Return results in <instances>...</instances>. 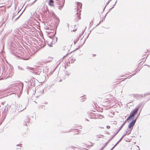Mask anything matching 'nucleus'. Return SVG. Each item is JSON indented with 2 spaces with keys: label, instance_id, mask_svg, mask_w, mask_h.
<instances>
[{
  "label": "nucleus",
  "instance_id": "nucleus-1",
  "mask_svg": "<svg viewBox=\"0 0 150 150\" xmlns=\"http://www.w3.org/2000/svg\"><path fill=\"white\" fill-rule=\"evenodd\" d=\"M23 87V84L22 83H16L13 85V87L15 91L20 92V93L22 92Z\"/></svg>",
  "mask_w": 150,
  "mask_h": 150
},
{
  "label": "nucleus",
  "instance_id": "nucleus-2",
  "mask_svg": "<svg viewBox=\"0 0 150 150\" xmlns=\"http://www.w3.org/2000/svg\"><path fill=\"white\" fill-rule=\"evenodd\" d=\"M136 121V119H134L132 121L130 122L128 126V128L129 129H132L133 127L135 124Z\"/></svg>",
  "mask_w": 150,
  "mask_h": 150
},
{
  "label": "nucleus",
  "instance_id": "nucleus-3",
  "mask_svg": "<svg viewBox=\"0 0 150 150\" xmlns=\"http://www.w3.org/2000/svg\"><path fill=\"white\" fill-rule=\"evenodd\" d=\"M131 95L134 98H136L137 99L139 100L141 99H142L143 98V94L140 95L138 94H132Z\"/></svg>",
  "mask_w": 150,
  "mask_h": 150
},
{
  "label": "nucleus",
  "instance_id": "nucleus-4",
  "mask_svg": "<svg viewBox=\"0 0 150 150\" xmlns=\"http://www.w3.org/2000/svg\"><path fill=\"white\" fill-rule=\"evenodd\" d=\"M95 28H93L92 29V30H91L90 31V32L88 33V35H87V36L86 38H85V39H84V42H83V44H82V45H81V46L80 47H79V48H77L76 49H75L74 51H72V52H70V53H71L72 52H73L74 51H75L76 50H77L78 49H79V48H80V47H81L82 45H83L85 43V41H86V40L88 38V37H89V35L91 33V31L92 30H93Z\"/></svg>",
  "mask_w": 150,
  "mask_h": 150
},
{
  "label": "nucleus",
  "instance_id": "nucleus-5",
  "mask_svg": "<svg viewBox=\"0 0 150 150\" xmlns=\"http://www.w3.org/2000/svg\"><path fill=\"white\" fill-rule=\"evenodd\" d=\"M81 14L77 12L76 13L75 17H76L74 18V21H77L79 19L81 18L80 16Z\"/></svg>",
  "mask_w": 150,
  "mask_h": 150
},
{
  "label": "nucleus",
  "instance_id": "nucleus-6",
  "mask_svg": "<svg viewBox=\"0 0 150 150\" xmlns=\"http://www.w3.org/2000/svg\"><path fill=\"white\" fill-rule=\"evenodd\" d=\"M55 39H56V41H55L54 42V39H53V40H52L53 41L50 42V44L47 43V45L49 47H52V45L55 44L57 42V39H58L57 38V37H56Z\"/></svg>",
  "mask_w": 150,
  "mask_h": 150
},
{
  "label": "nucleus",
  "instance_id": "nucleus-7",
  "mask_svg": "<svg viewBox=\"0 0 150 150\" xmlns=\"http://www.w3.org/2000/svg\"><path fill=\"white\" fill-rule=\"evenodd\" d=\"M26 118H27V119H25V120L24 121L23 123V125L27 126H28V124H29L28 122H29L30 120L27 117H26Z\"/></svg>",
  "mask_w": 150,
  "mask_h": 150
},
{
  "label": "nucleus",
  "instance_id": "nucleus-8",
  "mask_svg": "<svg viewBox=\"0 0 150 150\" xmlns=\"http://www.w3.org/2000/svg\"><path fill=\"white\" fill-rule=\"evenodd\" d=\"M132 130V129H129L128 128H127L126 130V133L123 135L122 137H123L124 136V137L126 135H129L130 134Z\"/></svg>",
  "mask_w": 150,
  "mask_h": 150
},
{
  "label": "nucleus",
  "instance_id": "nucleus-9",
  "mask_svg": "<svg viewBox=\"0 0 150 150\" xmlns=\"http://www.w3.org/2000/svg\"><path fill=\"white\" fill-rule=\"evenodd\" d=\"M124 138V136L122 137L120 139L119 141L115 144L113 146V147L110 150H112L114 148L119 144V143L121 142L123 138Z\"/></svg>",
  "mask_w": 150,
  "mask_h": 150
},
{
  "label": "nucleus",
  "instance_id": "nucleus-10",
  "mask_svg": "<svg viewBox=\"0 0 150 150\" xmlns=\"http://www.w3.org/2000/svg\"><path fill=\"white\" fill-rule=\"evenodd\" d=\"M6 10L4 7H0V15L2 13H5Z\"/></svg>",
  "mask_w": 150,
  "mask_h": 150
},
{
  "label": "nucleus",
  "instance_id": "nucleus-11",
  "mask_svg": "<svg viewBox=\"0 0 150 150\" xmlns=\"http://www.w3.org/2000/svg\"><path fill=\"white\" fill-rule=\"evenodd\" d=\"M144 103L143 102H141L140 103H139L136 107L135 108L136 109H137V110H138L140 108L142 107V108H143L144 106Z\"/></svg>",
  "mask_w": 150,
  "mask_h": 150
},
{
  "label": "nucleus",
  "instance_id": "nucleus-12",
  "mask_svg": "<svg viewBox=\"0 0 150 150\" xmlns=\"http://www.w3.org/2000/svg\"><path fill=\"white\" fill-rule=\"evenodd\" d=\"M83 33L84 32H82V33H81V35H79V37L76 39V40H74V45L76 44V42L78 41L79 38L81 37V35H82L83 34Z\"/></svg>",
  "mask_w": 150,
  "mask_h": 150
},
{
  "label": "nucleus",
  "instance_id": "nucleus-13",
  "mask_svg": "<svg viewBox=\"0 0 150 150\" xmlns=\"http://www.w3.org/2000/svg\"><path fill=\"white\" fill-rule=\"evenodd\" d=\"M138 111L137 109L135 108L132 111L131 113L134 115L137 113Z\"/></svg>",
  "mask_w": 150,
  "mask_h": 150
},
{
  "label": "nucleus",
  "instance_id": "nucleus-14",
  "mask_svg": "<svg viewBox=\"0 0 150 150\" xmlns=\"http://www.w3.org/2000/svg\"><path fill=\"white\" fill-rule=\"evenodd\" d=\"M49 3V5L51 6H54V1L53 0H49L48 2Z\"/></svg>",
  "mask_w": 150,
  "mask_h": 150
},
{
  "label": "nucleus",
  "instance_id": "nucleus-15",
  "mask_svg": "<svg viewBox=\"0 0 150 150\" xmlns=\"http://www.w3.org/2000/svg\"><path fill=\"white\" fill-rule=\"evenodd\" d=\"M128 117H129V118H130L131 119H132V120H133L134 119L135 117V116L134 115L131 113H130Z\"/></svg>",
  "mask_w": 150,
  "mask_h": 150
},
{
  "label": "nucleus",
  "instance_id": "nucleus-16",
  "mask_svg": "<svg viewBox=\"0 0 150 150\" xmlns=\"http://www.w3.org/2000/svg\"><path fill=\"white\" fill-rule=\"evenodd\" d=\"M63 2V4L62 5H60L58 7V9L61 10L63 7L65 3V0H62Z\"/></svg>",
  "mask_w": 150,
  "mask_h": 150
},
{
  "label": "nucleus",
  "instance_id": "nucleus-17",
  "mask_svg": "<svg viewBox=\"0 0 150 150\" xmlns=\"http://www.w3.org/2000/svg\"><path fill=\"white\" fill-rule=\"evenodd\" d=\"M21 106H22V105H21ZM26 106L25 107L22 108V106H21V108L20 106H19L18 110L19 112H21L24 109H25L26 108Z\"/></svg>",
  "mask_w": 150,
  "mask_h": 150
},
{
  "label": "nucleus",
  "instance_id": "nucleus-18",
  "mask_svg": "<svg viewBox=\"0 0 150 150\" xmlns=\"http://www.w3.org/2000/svg\"><path fill=\"white\" fill-rule=\"evenodd\" d=\"M77 6L78 8H82V4L79 2H77Z\"/></svg>",
  "mask_w": 150,
  "mask_h": 150
},
{
  "label": "nucleus",
  "instance_id": "nucleus-19",
  "mask_svg": "<svg viewBox=\"0 0 150 150\" xmlns=\"http://www.w3.org/2000/svg\"><path fill=\"white\" fill-rule=\"evenodd\" d=\"M72 130H73V131H72L73 132H78L79 131V130L78 129H71L70 130H69V131H66L65 132H64L66 133V132H70Z\"/></svg>",
  "mask_w": 150,
  "mask_h": 150
},
{
  "label": "nucleus",
  "instance_id": "nucleus-20",
  "mask_svg": "<svg viewBox=\"0 0 150 150\" xmlns=\"http://www.w3.org/2000/svg\"><path fill=\"white\" fill-rule=\"evenodd\" d=\"M86 99V98L84 97L83 96H81L80 99V101L83 102Z\"/></svg>",
  "mask_w": 150,
  "mask_h": 150
},
{
  "label": "nucleus",
  "instance_id": "nucleus-21",
  "mask_svg": "<svg viewBox=\"0 0 150 150\" xmlns=\"http://www.w3.org/2000/svg\"><path fill=\"white\" fill-rule=\"evenodd\" d=\"M132 120V119H130V118H129L128 117H127V119L125 120V121L124 122V123L125 124V123H126V122L127 121L128 122H129L130 121Z\"/></svg>",
  "mask_w": 150,
  "mask_h": 150
},
{
  "label": "nucleus",
  "instance_id": "nucleus-22",
  "mask_svg": "<svg viewBox=\"0 0 150 150\" xmlns=\"http://www.w3.org/2000/svg\"><path fill=\"white\" fill-rule=\"evenodd\" d=\"M71 63H74V62L76 60V58L75 57L74 58L73 57H71Z\"/></svg>",
  "mask_w": 150,
  "mask_h": 150
},
{
  "label": "nucleus",
  "instance_id": "nucleus-23",
  "mask_svg": "<svg viewBox=\"0 0 150 150\" xmlns=\"http://www.w3.org/2000/svg\"><path fill=\"white\" fill-rule=\"evenodd\" d=\"M125 125V124L124 122H123L122 124L120 126V127H119V130H121V129L124 126V125Z\"/></svg>",
  "mask_w": 150,
  "mask_h": 150
},
{
  "label": "nucleus",
  "instance_id": "nucleus-24",
  "mask_svg": "<svg viewBox=\"0 0 150 150\" xmlns=\"http://www.w3.org/2000/svg\"><path fill=\"white\" fill-rule=\"evenodd\" d=\"M18 34L19 35V36L21 37H22L23 35L22 33L21 32L19 31V32H18Z\"/></svg>",
  "mask_w": 150,
  "mask_h": 150
},
{
  "label": "nucleus",
  "instance_id": "nucleus-25",
  "mask_svg": "<svg viewBox=\"0 0 150 150\" xmlns=\"http://www.w3.org/2000/svg\"><path fill=\"white\" fill-rule=\"evenodd\" d=\"M115 6V4H114L113 5V6H112V7H111V8H110V9L108 10V13H109V12L112 9V8H114V6Z\"/></svg>",
  "mask_w": 150,
  "mask_h": 150
},
{
  "label": "nucleus",
  "instance_id": "nucleus-26",
  "mask_svg": "<svg viewBox=\"0 0 150 150\" xmlns=\"http://www.w3.org/2000/svg\"><path fill=\"white\" fill-rule=\"evenodd\" d=\"M18 68L19 70H24L22 67H20L19 66H18Z\"/></svg>",
  "mask_w": 150,
  "mask_h": 150
},
{
  "label": "nucleus",
  "instance_id": "nucleus-27",
  "mask_svg": "<svg viewBox=\"0 0 150 150\" xmlns=\"http://www.w3.org/2000/svg\"><path fill=\"white\" fill-rule=\"evenodd\" d=\"M11 70H10V69H9V74H8V76H11L12 75L11 74V72H12V70H11Z\"/></svg>",
  "mask_w": 150,
  "mask_h": 150
},
{
  "label": "nucleus",
  "instance_id": "nucleus-28",
  "mask_svg": "<svg viewBox=\"0 0 150 150\" xmlns=\"http://www.w3.org/2000/svg\"><path fill=\"white\" fill-rule=\"evenodd\" d=\"M94 21V18H93V19L92 20V21H91V22H90V25H92L93 24H91V23H93Z\"/></svg>",
  "mask_w": 150,
  "mask_h": 150
},
{
  "label": "nucleus",
  "instance_id": "nucleus-29",
  "mask_svg": "<svg viewBox=\"0 0 150 150\" xmlns=\"http://www.w3.org/2000/svg\"><path fill=\"white\" fill-rule=\"evenodd\" d=\"M150 93H146L144 95V97L145 98H146V96L145 97V96H146V95H150Z\"/></svg>",
  "mask_w": 150,
  "mask_h": 150
},
{
  "label": "nucleus",
  "instance_id": "nucleus-30",
  "mask_svg": "<svg viewBox=\"0 0 150 150\" xmlns=\"http://www.w3.org/2000/svg\"><path fill=\"white\" fill-rule=\"evenodd\" d=\"M106 146V145H105L104 144V145L99 150H102Z\"/></svg>",
  "mask_w": 150,
  "mask_h": 150
},
{
  "label": "nucleus",
  "instance_id": "nucleus-31",
  "mask_svg": "<svg viewBox=\"0 0 150 150\" xmlns=\"http://www.w3.org/2000/svg\"><path fill=\"white\" fill-rule=\"evenodd\" d=\"M115 137V135H113L111 138L109 139V141H111Z\"/></svg>",
  "mask_w": 150,
  "mask_h": 150
},
{
  "label": "nucleus",
  "instance_id": "nucleus-32",
  "mask_svg": "<svg viewBox=\"0 0 150 150\" xmlns=\"http://www.w3.org/2000/svg\"><path fill=\"white\" fill-rule=\"evenodd\" d=\"M56 32H57V29L56 28V30H55V33L53 34V36L54 37V38H55V37H55V35H56Z\"/></svg>",
  "mask_w": 150,
  "mask_h": 150
},
{
  "label": "nucleus",
  "instance_id": "nucleus-33",
  "mask_svg": "<svg viewBox=\"0 0 150 150\" xmlns=\"http://www.w3.org/2000/svg\"><path fill=\"white\" fill-rule=\"evenodd\" d=\"M110 141H109V139L108 141L107 142L105 143L104 144L105 145L107 146Z\"/></svg>",
  "mask_w": 150,
  "mask_h": 150
},
{
  "label": "nucleus",
  "instance_id": "nucleus-34",
  "mask_svg": "<svg viewBox=\"0 0 150 150\" xmlns=\"http://www.w3.org/2000/svg\"><path fill=\"white\" fill-rule=\"evenodd\" d=\"M65 74V75H67L68 76H69L70 75V74L69 73L68 71H66Z\"/></svg>",
  "mask_w": 150,
  "mask_h": 150
},
{
  "label": "nucleus",
  "instance_id": "nucleus-35",
  "mask_svg": "<svg viewBox=\"0 0 150 150\" xmlns=\"http://www.w3.org/2000/svg\"><path fill=\"white\" fill-rule=\"evenodd\" d=\"M112 0H109L106 3V5H108L110 2Z\"/></svg>",
  "mask_w": 150,
  "mask_h": 150
},
{
  "label": "nucleus",
  "instance_id": "nucleus-36",
  "mask_svg": "<svg viewBox=\"0 0 150 150\" xmlns=\"http://www.w3.org/2000/svg\"><path fill=\"white\" fill-rule=\"evenodd\" d=\"M22 144H17V145H16V146H20V147H22Z\"/></svg>",
  "mask_w": 150,
  "mask_h": 150
},
{
  "label": "nucleus",
  "instance_id": "nucleus-37",
  "mask_svg": "<svg viewBox=\"0 0 150 150\" xmlns=\"http://www.w3.org/2000/svg\"><path fill=\"white\" fill-rule=\"evenodd\" d=\"M42 47H44L46 45V43H44V44L43 43L42 44Z\"/></svg>",
  "mask_w": 150,
  "mask_h": 150
},
{
  "label": "nucleus",
  "instance_id": "nucleus-38",
  "mask_svg": "<svg viewBox=\"0 0 150 150\" xmlns=\"http://www.w3.org/2000/svg\"><path fill=\"white\" fill-rule=\"evenodd\" d=\"M100 22H101V21H100L99 22V23H98L97 24V25H96L95 27L94 28H95L96 27H97V26H98L99 25V24H100Z\"/></svg>",
  "mask_w": 150,
  "mask_h": 150
},
{
  "label": "nucleus",
  "instance_id": "nucleus-39",
  "mask_svg": "<svg viewBox=\"0 0 150 150\" xmlns=\"http://www.w3.org/2000/svg\"><path fill=\"white\" fill-rule=\"evenodd\" d=\"M107 5H106H106H105V6L104 7V8L103 9V11H105V8L106 7V6H107Z\"/></svg>",
  "mask_w": 150,
  "mask_h": 150
},
{
  "label": "nucleus",
  "instance_id": "nucleus-40",
  "mask_svg": "<svg viewBox=\"0 0 150 150\" xmlns=\"http://www.w3.org/2000/svg\"><path fill=\"white\" fill-rule=\"evenodd\" d=\"M110 126L109 125H107L106 126V128L108 129H109L110 128Z\"/></svg>",
  "mask_w": 150,
  "mask_h": 150
},
{
  "label": "nucleus",
  "instance_id": "nucleus-41",
  "mask_svg": "<svg viewBox=\"0 0 150 150\" xmlns=\"http://www.w3.org/2000/svg\"><path fill=\"white\" fill-rule=\"evenodd\" d=\"M108 12H107L105 15V16H104V19H105V17H106V16H107L108 14Z\"/></svg>",
  "mask_w": 150,
  "mask_h": 150
},
{
  "label": "nucleus",
  "instance_id": "nucleus-42",
  "mask_svg": "<svg viewBox=\"0 0 150 150\" xmlns=\"http://www.w3.org/2000/svg\"><path fill=\"white\" fill-rule=\"evenodd\" d=\"M30 82L31 83V85H32V82H33V80L32 79H31L30 80Z\"/></svg>",
  "mask_w": 150,
  "mask_h": 150
},
{
  "label": "nucleus",
  "instance_id": "nucleus-43",
  "mask_svg": "<svg viewBox=\"0 0 150 150\" xmlns=\"http://www.w3.org/2000/svg\"><path fill=\"white\" fill-rule=\"evenodd\" d=\"M29 68L30 69V70H32L33 68L32 67H27V68Z\"/></svg>",
  "mask_w": 150,
  "mask_h": 150
},
{
  "label": "nucleus",
  "instance_id": "nucleus-44",
  "mask_svg": "<svg viewBox=\"0 0 150 150\" xmlns=\"http://www.w3.org/2000/svg\"><path fill=\"white\" fill-rule=\"evenodd\" d=\"M142 109V108H141V109L140 110V111L139 113L138 114V116H139V115L140 114V112H141Z\"/></svg>",
  "mask_w": 150,
  "mask_h": 150
},
{
  "label": "nucleus",
  "instance_id": "nucleus-45",
  "mask_svg": "<svg viewBox=\"0 0 150 150\" xmlns=\"http://www.w3.org/2000/svg\"><path fill=\"white\" fill-rule=\"evenodd\" d=\"M42 92H41V93L42 94H43L44 92V90L42 89Z\"/></svg>",
  "mask_w": 150,
  "mask_h": 150
},
{
  "label": "nucleus",
  "instance_id": "nucleus-46",
  "mask_svg": "<svg viewBox=\"0 0 150 150\" xmlns=\"http://www.w3.org/2000/svg\"><path fill=\"white\" fill-rule=\"evenodd\" d=\"M53 72H52V71H51V72L50 73V74H50V75H51L52 74H53Z\"/></svg>",
  "mask_w": 150,
  "mask_h": 150
},
{
  "label": "nucleus",
  "instance_id": "nucleus-47",
  "mask_svg": "<svg viewBox=\"0 0 150 150\" xmlns=\"http://www.w3.org/2000/svg\"><path fill=\"white\" fill-rule=\"evenodd\" d=\"M15 111H16V107H15V109H14V108L13 109V112H15Z\"/></svg>",
  "mask_w": 150,
  "mask_h": 150
},
{
  "label": "nucleus",
  "instance_id": "nucleus-48",
  "mask_svg": "<svg viewBox=\"0 0 150 150\" xmlns=\"http://www.w3.org/2000/svg\"><path fill=\"white\" fill-rule=\"evenodd\" d=\"M85 120H86V121H89V120L88 119H87V118H85Z\"/></svg>",
  "mask_w": 150,
  "mask_h": 150
},
{
  "label": "nucleus",
  "instance_id": "nucleus-49",
  "mask_svg": "<svg viewBox=\"0 0 150 150\" xmlns=\"http://www.w3.org/2000/svg\"><path fill=\"white\" fill-rule=\"evenodd\" d=\"M139 71V70H138L136 71V73H138Z\"/></svg>",
  "mask_w": 150,
  "mask_h": 150
},
{
  "label": "nucleus",
  "instance_id": "nucleus-50",
  "mask_svg": "<svg viewBox=\"0 0 150 150\" xmlns=\"http://www.w3.org/2000/svg\"><path fill=\"white\" fill-rule=\"evenodd\" d=\"M120 130H119V129L118 131H117L116 132L118 133Z\"/></svg>",
  "mask_w": 150,
  "mask_h": 150
},
{
  "label": "nucleus",
  "instance_id": "nucleus-51",
  "mask_svg": "<svg viewBox=\"0 0 150 150\" xmlns=\"http://www.w3.org/2000/svg\"><path fill=\"white\" fill-rule=\"evenodd\" d=\"M15 16H13V17H12V18L11 19L12 20H13V18H14V17H15Z\"/></svg>",
  "mask_w": 150,
  "mask_h": 150
},
{
  "label": "nucleus",
  "instance_id": "nucleus-52",
  "mask_svg": "<svg viewBox=\"0 0 150 150\" xmlns=\"http://www.w3.org/2000/svg\"><path fill=\"white\" fill-rule=\"evenodd\" d=\"M117 134V133L116 132L115 134L114 135H115V136Z\"/></svg>",
  "mask_w": 150,
  "mask_h": 150
},
{
  "label": "nucleus",
  "instance_id": "nucleus-53",
  "mask_svg": "<svg viewBox=\"0 0 150 150\" xmlns=\"http://www.w3.org/2000/svg\"><path fill=\"white\" fill-rule=\"evenodd\" d=\"M93 103L94 104V105H95V106H96V104H97V103H94V102H93Z\"/></svg>",
  "mask_w": 150,
  "mask_h": 150
},
{
  "label": "nucleus",
  "instance_id": "nucleus-54",
  "mask_svg": "<svg viewBox=\"0 0 150 150\" xmlns=\"http://www.w3.org/2000/svg\"><path fill=\"white\" fill-rule=\"evenodd\" d=\"M57 21H58V22H59L60 20H59V18H57Z\"/></svg>",
  "mask_w": 150,
  "mask_h": 150
},
{
  "label": "nucleus",
  "instance_id": "nucleus-55",
  "mask_svg": "<svg viewBox=\"0 0 150 150\" xmlns=\"http://www.w3.org/2000/svg\"><path fill=\"white\" fill-rule=\"evenodd\" d=\"M139 116H138V115H137V117L135 119H136V120H137V118H138V117Z\"/></svg>",
  "mask_w": 150,
  "mask_h": 150
},
{
  "label": "nucleus",
  "instance_id": "nucleus-56",
  "mask_svg": "<svg viewBox=\"0 0 150 150\" xmlns=\"http://www.w3.org/2000/svg\"><path fill=\"white\" fill-rule=\"evenodd\" d=\"M76 29H74V30H73V31L74 32H75V31H76Z\"/></svg>",
  "mask_w": 150,
  "mask_h": 150
},
{
  "label": "nucleus",
  "instance_id": "nucleus-57",
  "mask_svg": "<svg viewBox=\"0 0 150 150\" xmlns=\"http://www.w3.org/2000/svg\"><path fill=\"white\" fill-rule=\"evenodd\" d=\"M144 65H146L148 66L149 67V65H144Z\"/></svg>",
  "mask_w": 150,
  "mask_h": 150
},
{
  "label": "nucleus",
  "instance_id": "nucleus-58",
  "mask_svg": "<svg viewBox=\"0 0 150 150\" xmlns=\"http://www.w3.org/2000/svg\"><path fill=\"white\" fill-rule=\"evenodd\" d=\"M93 57H95V56H96V54H93Z\"/></svg>",
  "mask_w": 150,
  "mask_h": 150
},
{
  "label": "nucleus",
  "instance_id": "nucleus-59",
  "mask_svg": "<svg viewBox=\"0 0 150 150\" xmlns=\"http://www.w3.org/2000/svg\"><path fill=\"white\" fill-rule=\"evenodd\" d=\"M79 134V133H75V134H74V135H75V134Z\"/></svg>",
  "mask_w": 150,
  "mask_h": 150
},
{
  "label": "nucleus",
  "instance_id": "nucleus-60",
  "mask_svg": "<svg viewBox=\"0 0 150 150\" xmlns=\"http://www.w3.org/2000/svg\"><path fill=\"white\" fill-rule=\"evenodd\" d=\"M55 38H53V39H54V42L55 41H56V40H55Z\"/></svg>",
  "mask_w": 150,
  "mask_h": 150
},
{
  "label": "nucleus",
  "instance_id": "nucleus-61",
  "mask_svg": "<svg viewBox=\"0 0 150 150\" xmlns=\"http://www.w3.org/2000/svg\"><path fill=\"white\" fill-rule=\"evenodd\" d=\"M117 1V0H116V1H115V3L114 4H115V5H116V4Z\"/></svg>",
  "mask_w": 150,
  "mask_h": 150
},
{
  "label": "nucleus",
  "instance_id": "nucleus-62",
  "mask_svg": "<svg viewBox=\"0 0 150 150\" xmlns=\"http://www.w3.org/2000/svg\"><path fill=\"white\" fill-rule=\"evenodd\" d=\"M19 16L17 18H16V19H15V20H17V19L18 18Z\"/></svg>",
  "mask_w": 150,
  "mask_h": 150
},
{
  "label": "nucleus",
  "instance_id": "nucleus-63",
  "mask_svg": "<svg viewBox=\"0 0 150 150\" xmlns=\"http://www.w3.org/2000/svg\"><path fill=\"white\" fill-rule=\"evenodd\" d=\"M103 19H102V20H101V22H102L103 21Z\"/></svg>",
  "mask_w": 150,
  "mask_h": 150
},
{
  "label": "nucleus",
  "instance_id": "nucleus-64",
  "mask_svg": "<svg viewBox=\"0 0 150 150\" xmlns=\"http://www.w3.org/2000/svg\"><path fill=\"white\" fill-rule=\"evenodd\" d=\"M56 68H57V67H55V68H54V70L56 69Z\"/></svg>",
  "mask_w": 150,
  "mask_h": 150
}]
</instances>
